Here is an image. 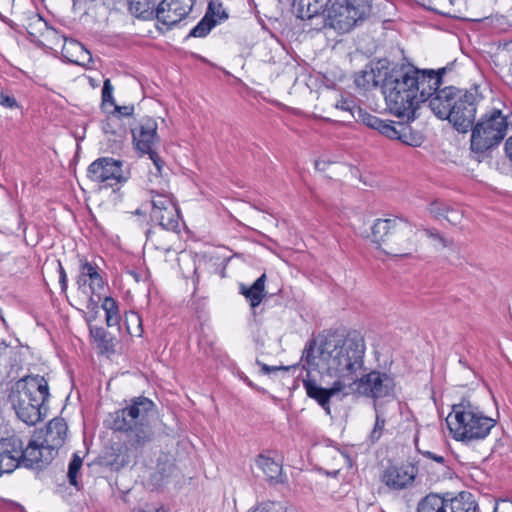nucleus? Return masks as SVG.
<instances>
[{"label": "nucleus", "instance_id": "nucleus-1", "mask_svg": "<svg viewBox=\"0 0 512 512\" xmlns=\"http://www.w3.org/2000/svg\"><path fill=\"white\" fill-rule=\"evenodd\" d=\"M365 356L366 342L359 331H328L306 343L301 361L308 375L315 370L347 388L364 370Z\"/></svg>", "mask_w": 512, "mask_h": 512}, {"label": "nucleus", "instance_id": "nucleus-2", "mask_svg": "<svg viewBox=\"0 0 512 512\" xmlns=\"http://www.w3.org/2000/svg\"><path fill=\"white\" fill-rule=\"evenodd\" d=\"M446 68L438 70L401 66L384 71L382 93L390 112L397 117L414 119L415 111L442 84Z\"/></svg>", "mask_w": 512, "mask_h": 512}, {"label": "nucleus", "instance_id": "nucleus-3", "mask_svg": "<svg viewBox=\"0 0 512 512\" xmlns=\"http://www.w3.org/2000/svg\"><path fill=\"white\" fill-rule=\"evenodd\" d=\"M49 396L46 379L40 375H28L12 386L8 400L17 417L25 424L33 426L46 417Z\"/></svg>", "mask_w": 512, "mask_h": 512}, {"label": "nucleus", "instance_id": "nucleus-4", "mask_svg": "<svg viewBox=\"0 0 512 512\" xmlns=\"http://www.w3.org/2000/svg\"><path fill=\"white\" fill-rule=\"evenodd\" d=\"M155 409V403L145 397L138 396L129 400L127 406L110 414L109 427L126 434L131 447L138 449L152 440L153 430L149 416Z\"/></svg>", "mask_w": 512, "mask_h": 512}, {"label": "nucleus", "instance_id": "nucleus-5", "mask_svg": "<svg viewBox=\"0 0 512 512\" xmlns=\"http://www.w3.org/2000/svg\"><path fill=\"white\" fill-rule=\"evenodd\" d=\"M446 422L453 438L462 442L486 438L496 424L468 399L453 405Z\"/></svg>", "mask_w": 512, "mask_h": 512}, {"label": "nucleus", "instance_id": "nucleus-6", "mask_svg": "<svg viewBox=\"0 0 512 512\" xmlns=\"http://www.w3.org/2000/svg\"><path fill=\"white\" fill-rule=\"evenodd\" d=\"M507 130L508 119L500 109L494 108L483 114L469 130L472 158L481 162L487 152L499 146Z\"/></svg>", "mask_w": 512, "mask_h": 512}, {"label": "nucleus", "instance_id": "nucleus-7", "mask_svg": "<svg viewBox=\"0 0 512 512\" xmlns=\"http://www.w3.org/2000/svg\"><path fill=\"white\" fill-rule=\"evenodd\" d=\"M394 378L383 371L373 369L366 372V368L358 374L351 385L347 387L349 394L371 398L373 404L381 402L380 399L389 398L394 395Z\"/></svg>", "mask_w": 512, "mask_h": 512}, {"label": "nucleus", "instance_id": "nucleus-8", "mask_svg": "<svg viewBox=\"0 0 512 512\" xmlns=\"http://www.w3.org/2000/svg\"><path fill=\"white\" fill-rule=\"evenodd\" d=\"M416 230L410 222L401 219L393 234L389 237L386 248L383 249L387 255L399 258H409L416 251L415 241Z\"/></svg>", "mask_w": 512, "mask_h": 512}, {"label": "nucleus", "instance_id": "nucleus-9", "mask_svg": "<svg viewBox=\"0 0 512 512\" xmlns=\"http://www.w3.org/2000/svg\"><path fill=\"white\" fill-rule=\"evenodd\" d=\"M356 26L355 19L351 16L345 4L342 3V0H335L328 9L327 15L322 14L318 17L312 28L317 31L330 28L339 34H344L350 32Z\"/></svg>", "mask_w": 512, "mask_h": 512}, {"label": "nucleus", "instance_id": "nucleus-10", "mask_svg": "<svg viewBox=\"0 0 512 512\" xmlns=\"http://www.w3.org/2000/svg\"><path fill=\"white\" fill-rule=\"evenodd\" d=\"M196 0H162L156 8V20L161 31H168L185 18Z\"/></svg>", "mask_w": 512, "mask_h": 512}, {"label": "nucleus", "instance_id": "nucleus-11", "mask_svg": "<svg viewBox=\"0 0 512 512\" xmlns=\"http://www.w3.org/2000/svg\"><path fill=\"white\" fill-rule=\"evenodd\" d=\"M441 85L442 84L437 85V89L432 91L427 101L435 116L442 120H448L452 111L455 110L456 105H459L463 93H465L466 90L454 86L440 88Z\"/></svg>", "mask_w": 512, "mask_h": 512}, {"label": "nucleus", "instance_id": "nucleus-12", "mask_svg": "<svg viewBox=\"0 0 512 512\" xmlns=\"http://www.w3.org/2000/svg\"><path fill=\"white\" fill-rule=\"evenodd\" d=\"M88 177L98 183L113 186L125 180L122 172V162L110 157L98 158L88 167Z\"/></svg>", "mask_w": 512, "mask_h": 512}, {"label": "nucleus", "instance_id": "nucleus-13", "mask_svg": "<svg viewBox=\"0 0 512 512\" xmlns=\"http://www.w3.org/2000/svg\"><path fill=\"white\" fill-rule=\"evenodd\" d=\"M477 100L474 93L465 91L459 105H456L448 121L459 133H467L475 122Z\"/></svg>", "mask_w": 512, "mask_h": 512}, {"label": "nucleus", "instance_id": "nucleus-14", "mask_svg": "<svg viewBox=\"0 0 512 512\" xmlns=\"http://www.w3.org/2000/svg\"><path fill=\"white\" fill-rule=\"evenodd\" d=\"M157 131L158 124L154 118H142L131 130L135 149L141 154L155 149V146L160 143V136Z\"/></svg>", "mask_w": 512, "mask_h": 512}, {"label": "nucleus", "instance_id": "nucleus-15", "mask_svg": "<svg viewBox=\"0 0 512 512\" xmlns=\"http://www.w3.org/2000/svg\"><path fill=\"white\" fill-rule=\"evenodd\" d=\"M302 380L303 387L309 398L315 400L326 412L327 415L331 414L330 400L338 394L347 396V388L333 379L332 385L329 388H324L317 383L315 379H310V374Z\"/></svg>", "mask_w": 512, "mask_h": 512}, {"label": "nucleus", "instance_id": "nucleus-16", "mask_svg": "<svg viewBox=\"0 0 512 512\" xmlns=\"http://www.w3.org/2000/svg\"><path fill=\"white\" fill-rule=\"evenodd\" d=\"M22 439L18 436L0 438V476L22 466Z\"/></svg>", "mask_w": 512, "mask_h": 512}, {"label": "nucleus", "instance_id": "nucleus-17", "mask_svg": "<svg viewBox=\"0 0 512 512\" xmlns=\"http://www.w3.org/2000/svg\"><path fill=\"white\" fill-rule=\"evenodd\" d=\"M22 466L28 469L41 470L47 467L56 457L41 441L35 436L26 447L22 442Z\"/></svg>", "mask_w": 512, "mask_h": 512}, {"label": "nucleus", "instance_id": "nucleus-18", "mask_svg": "<svg viewBox=\"0 0 512 512\" xmlns=\"http://www.w3.org/2000/svg\"><path fill=\"white\" fill-rule=\"evenodd\" d=\"M67 433L68 426L65 420L55 417L47 423L44 429L38 431L35 436L57 456L59 449L66 441Z\"/></svg>", "mask_w": 512, "mask_h": 512}, {"label": "nucleus", "instance_id": "nucleus-19", "mask_svg": "<svg viewBox=\"0 0 512 512\" xmlns=\"http://www.w3.org/2000/svg\"><path fill=\"white\" fill-rule=\"evenodd\" d=\"M418 474V469L412 464L388 466L381 476L382 482L394 490H402L411 486Z\"/></svg>", "mask_w": 512, "mask_h": 512}, {"label": "nucleus", "instance_id": "nucleus-20", "mask_svg": "<svg viewBox=\"0 0 512 512\" xmlns=\"http://www.w3.org/2000/svg\"><path fill=\"white\" fill-rule=\"evenodd\" d=\"M331 0H293L292 10L295 15L300 19L310 21V26L313 27L317 18L322 15L324 8Z\"/></svg>", "mask_w": 512, "mask_h": 512}, {"label": "nucleus", "instance_id": "nucleus-21", "mask_svg": "<svg viewBox=\"0 0 512 512\" xmlns=\"http://www.w3.org/2000/svg\"><path fill=\"white\" fill-rule=\"evenodd\" d=\"M265 282L266 274L264 273L259 278H257L250 287H247L244 284L240 285V294H242L249 301L252 315L254 317L257 315V308L266 295Z\"/></svg>", "mask_w": 512, "mask_h": 512}, {"label": "nucleus", "instance_id": "nucleus-22", "mask_svg": "<svg viewBox=\"0 0 512 512\" xmlns=\"http://www.w3.org/2000/svg\"><path fill=\"white\" fill-rule=\"evenodd\" d=\"M255 464L271 484L283 483L282 465L266 453L259 454Z\"/></svg>", "mask_w": 512, "mask_h": 512}, {"label": "nucleus", "instance_id": "nucleus-23", "mask_svg": "<svg viewBox=\"0 0 512 512\" xmlns=\"http://www.w3.org/2000/svg\"><path fill=\"white\" fill-rule=\"evenodd\" d=\"M95 318V316L87 318L90 337L97 345V348L100 350L101 354L114 353L115 345L113 336L103 327L92 325L91 322Z\"/></svg>", "mask_w": 512, "mask_h": 512}, {"label": "nucleus", "instance_id": "nucleus-24", "mask_svg": "<svg viewBox=\"0 0 512 512\" xmlns=\"http://www.w3.org/2000/svg\"><path fill=\"white\" fill-rule=\"evenodd\" d=\"M360 117L362 116V122L367 127L377 130L380 134L384 135L389 139H396L398 124L395 125L393 121L383 120L375 115H372L368 112H360Z\"/></svg>", "mask_w": 512, "mask_h": 512}, {"label": "nucleus", "instance_id": "nucleus-25", "mask_svg": "<svg viewBox=\"0 0 512 512\" xmlns=\"http://www.w3.org/2000/svg\"><path fill=\"white\" fill-rule=\"evenodd\" d=\"M389 401L385 402H375L373 404V409L375 412V422L372 430L369 432L367 436V441L374 445L376 444L384 435L385 427L387 423V405Z\"/></svg>", "mask_w": 512, "mask_h": 512}, {"label": "nucleus", "instance_id": "nucleus-26", "mask_svg": "<svg viewBox=\"0 0 512 512\" xmlns=\"http://www.w3.org/2000/svg\"><path fill=\"white\" fill-rule=\"evenodd\" d=\"M149 193L152 206L150 211L151 220H162V211L168 209V211L173 212V207L177 206L170 193H159L155 190H150ZM167 213L169 214V212Z\"/></svg>", "mask_w": 512, "mask_h": 512}, {"label": "nucleus", "instance_id": "nucleus-27", "mask_svg": "<svg viewBox=\"0 0 512 512\" xmlns=\"http://www.w3.org/2000/svg\"><path fill=\"white\" fill-rule=\"evenodd\" d=\"M402 218L393 217L387 219H377L372 226V238L375 243L380 245L387 244L389 237L396 230L398 223Z\"/></svg>", "mask_w": 512, "mask_h": 512}, {"label": "nucleus", "instance_id": "nucleus-28", "mask_svg": "<svg viewBox=\"0 0 512 512\" xmlns=\"http://www.w3.org/2000/svg\"><path fill=\"white\" fill-rule=\"evenodd\" d=\"M383 78L384 72L380 68L367 65L356 75L354 82L358 88L370 90L382 85Z\"/></svg>", "mask_w": 512, "mask_h": 512}, {"label": "nucleus", "instance_id": "nucleus-29", "mask_svg": "<svg viewBox=\"0 0 512 512\" xmlns=\"http://www.w3.org/2000/svg\"><path fill=\"white\" fill-rule=\"evenodd\" d=\"M26 30L32 41L43 36H57V31L45 21L40 14L34 13L29 19Z\"/></svg>", "mask_w": 512, "mask_h": 512}, {"label": "nucleus", "instance_id": "nucleus-30", "mask_svg": "<svg viewBox=\"0 0 512 512\" xmlns=\"http://www.w3.org/2000/svg\"><path fill=\"white\" fill-rule=\"evenodd\" d=\"M446 500L448 512H476L477 503L469 492H461L456 497Z\"/></svg>", "mask_w": 512, "mask_h": 512}, {"label": "nucleus", "instance_id": "nucleus-31", "mask_svg": "<svg viewBox=\"0 0 512 512\" xmlns=\"http://www.w3.org/2000/svg\"><path fill=\"white\" fill-rule=\"evenodd\" d=\"M416 512H448L446 497L430 493L418 502Z\"/></svg>", "mask_w": 512, "mask_h": 512}, {"label": "nucleus", "instance_id": "nucleus-32", "mask_svg": "<svg viewBox=\"0 0 512 512\" xmlns=\"http://www.w3.org/2000/svg\"><path fill=\"white\" fill-rule=\"evenodd\" d=\"M357 25L365 21L372 11V0H342Z\"/></svg>", "mask_w": 512, "mask_h": 512}, {"label": "nucleus", "instance_id": "nucleus-33", "mask_svg": "<svg viewBox=\"0 0 512 512\" xmlns=\"http://www.w3.org/2000/svg\"><path fill=\"white\" fill-rule=\"evenodd\" d=\"M158 0H128L129 9L136 17L144 20L154 19L156 16V2Z\"/></svg>", "mask_w": 512, "mask_h": 512}, {"label": "nucleus", "instance_id": "nucleus-34", "mask_svg": "<svg viewBox=\"0 0 512 512\" xmlns=\"http://www.w3.org/2000/svg\"><path fill=\"white\" fill-rule=\"evenodd\" d=\"M81 272L90 281L89 288L91 294H99L104 289L105 282L99 274L96 265L85 260L81 263Z\"/></svg>", "mask_w": 512, "mask_h": 512}, {"label": "nucleus", "instance_id": "nucleus-35", "mask_svg": "<svg viewBox=\"0 0 512 512\" xmlns=\"http://www.w3.org/2000/svg\"><path fill=\"white\" fill-rule=\"evenodd\" d=\"M395 140L412 147H418L423 142V135L419 131L413 130L407 123H398V130Z\"/></svg>", "mask_w": 512, "mask_h": 512}, {"label": "nucleus", "instance_id": "nucleus-36", "mask_svg": "<svg viewBox=\"0 0 512 512\" xmlns=\"http://www.w3.org/2000/svg\"><path fill=\"white\" fill-rule=\"evenodd\" d=\"M168 209L162 211V220H151L156 223L160 229L166 230L169 232L179 233L180 232V212L177 206L173 207V212Z\"/></svg>", "mask_w": 512, "mask_h": 512}, {"label": "nucleus", "instance_id": "nucleus-37", "mask_svg": "<svg viewBox=\"0 0 512 512\" xmlns=\"http://www.w3.org/2000/svg\"><path fill=\"white\" fill-rule=\"evenodd\" d=\"M166 230L162 229H148L146 232V241L154 246L155 249L163 252L171 250V244L167 240Z\"/></svg>", "mask_w": 512, "mask_h": 512}, {"label": "nucleus", "instance_id": "nucleus-38", "mask_svg": "<svg viewBox=\"0 0 512 512\" xmlns=\"http://www.w3.org/2000/svg\"><path fill=\"white\" fill-rule=\"evenodd\" d=\"M101 308L105 311V320L108 327L117 326L120 323V313L117 302L112 297L103 299Z\"/></svg>", "mask_w": 512, "mask_h": 512}, {"label": "nucleus", "instance_id": "nucleus-39", "mask_svg": "<svg viewBox=\"0 0 512 512\" xmlns=\"http://www.w3.org/2000/svg\"><path fill=\"white\" fill-rule=\"evenodd\" d=\"M217 24V21L208 16V13L198 22V24L189 32L188 37H205L211 29Z\"/></svg>", "mask_w": 512, "mask_h": 512}, {"label": "nucleus", "instance_id": "nucleus-40", "mask_svg": "<svg viewBox=\"0 0 512 512\" xmlns=\"http://www.w3.org/2000/svg\"><path fill=\"white\" fill-rule=\"evenodd\" d=\"M336 108L342 111L348 112L356 122H362V116L360 117V112H366L361 107L357 106L353 99L342 98L337 102Z\"/></svg>", "mask_w": 512, "mask_h": 512}, {"label": "nucleus", "instance_id": "nucleus-41", "mask_svg": "<svg viewBox=\"0 0 512 512\" xmlns=\"http://www.w3.org/2000/svg\"><path fill=\"white\" fill-rule=\"evenodd\" d=\"M82 464H83V459L77 453H74L72 456V459L68 465L67 477H68L70 485H72L76 488H78V486H79L78 475L81 470Z\"/></svg>", "mask_w": 512, "mask_h": 512}, {"label": "nucleus", "instance_id": "nucleus-42", "mask_svg": "<svg viewBox=\"0 0 512 512\" xmlns=\"http://www.w3.org/2000/svg\"><path fill=\"white\" fill-rule=\"evenodd\" d=\"M176 468L173 464H164L158 466V470L152 475V481L158 487L167 483L168 478L173 475Z\"/></svg>", "mask_w": 512, "mask_h": 512}, {"label": "nucleus", "instance_id": "nucleus-43", "mask_svg": "<svg viewBox=\"0 0 512 512\" xmlns=\"http://www.w3.org/2000/svg\"><path fill=\"white\" fill-rule=\"evenodd\" d=\"M449 207L450 204L448 202L442 200H434L429 204L428 211L434 219L440 220L445 219Z\"/></svg>", "mask_w": 512, "mask_h": 512}, {"label": "nucleus", "instance_id": "nucleus-44", "mask_svg": "<svg viewBox=\"0 0 512 512\" xmlns=\"http://www.w3.org/2000/svg\"><path fill=\"white\" fill-rule=\"evenodd\" d=\"M417 230L424 231L428 238L439 242L443 247H449L453 244L452 240L446 239L436 228H428L420 225L417 227Z\"/></svg>", "mask_w": 512, "mask_h": 512}, {"label": "nucleus", "instance_id": "nucleus-45", "mask_svg": "<svg viewBox=\"0 0 512 512\" xmlns=\"http://www.w3.org/2000/svg\"><path fill=\"white\" fill-rule=\"evenodd\" d=\"M209 17L217 16L219 19H227L228 14L223 9L222 3L210 1L207 12Z\"/></svg>", "mask_w": 512, "mask_h": 512}, {"label": "nucleus", "instance_id": "nucleus-46", "mask_svg": "<svg viewBox=\"0 0 512 512\" xmlns=\"http://www.w3.org/2000/svg\"><path fill=\"white\" fill-rule=\"evenodd\" d=\"M463 212L456 206L451 205L447 211V215L445 216V219L451 224V225H459L463 219Z\"/></svg>", "mask_w": 512, "mask_h": 512}, {"label": "nucleus", "instance_id": "nucleus-47", "mask_svg": "<svg viewBox=\"0 0 512 512\" xmlns=\"http://www.w3.org/2000/svg\"><path fill=\"white\" fill-rule=\"evenodd\" d=\"M113 85L111 84L110 79H105L102 87V104H110L114 105L113 98Z\"/></svg>", "mask_w": 512, "mask_h": 512}, {"label": "nucleus", "instance_id": "nucleus-48", "mask_svg": "<svg viewBox=\"0 0 512 512\" xmlns=\"http://www.w3.org/2000/svg\"><path fill=\"white\" fill-rule=\"evenodd\" d=\"M0 105L10 109L19 107V104L15 97L4 90L0 92Z\"/></svg>", "mask_w": 512, "mask_h": 512}, {"label": "nucleus", "instance_id": "nucleus-49", "mask_svg": "<svg viewBox=\"0 0 512 512\" xmlns=\"http://www.w3.org/2000/svg\"><path fill=\"white\" fill-rule=\"evenodd\" d=\"M145 154L149 155V158L152 160L153 164L155 165L157 172L159 174H162V168L164 166V161L161 159V157L158 155V153L155 151V149L151 150V152H146Z\"/></svg>", "mask_w": 512, "mask_h": 512}, {"label": "nucleus", "instance_id": "nucleus-50", "mask_svg": "<svg viewBox=\"0 0 512 512\" xmlns=\"http://www.w3.org/2000/svg\"><path fill=\"white\" fill-rule=\"evenodd\" d=\"M58 271H59V284L61 287V291L65 292L67 290V274L65 272V269L63 268L60 261H58Z\"/></svg>", "mask_w": 512, "mask_h": 512}, {"label": "nucleus", "instance_id": "nucleus-51", "mask_svg": "<svg viewBox=\"0 0 512 512\" xmlns=\"http://www.w3.org/2000/svg\"><path fill=\"white\" fill-rule=\"evenodd\" d=\"M421 454L424 457H426L428 459H431V460L437 462L438 464H441V465L446 467V465H445L446 461H445V458L443 456L437 455V454H435V453H433L431 451H422Z\"/></svg>", "mask_w": 512, "mask_h": 512}, {"label": "nucleus", "instance_id": "nucleus-52", "mask_svg": "<svg viewBox=\"0 0 512 512\" xmlns=\"http://www.w3.org/2000/svg\"><path fill=\"white\" fill-rule=\"evenodd\" d=\"M486 25L495 26L498 25H504L506 23V19L504 16H491L483 19Z\"/></svg>", "mask_w": 512, "mask_h": 512}, {"label": "nucleus", "instance_id": "nucleus-53", "mask_svg": "<svg viewBox=\"0 0 512 512\" xmlns=\"http://www.w3.org/2000/svg\"><path fill=\"white\" fill-rule=\"evenodd\" d=\"M116 110L121 114L122 116H130L133 114L134 106H116Z\"/></svg>", "mask_w": 512, "mask_h": 512}, {"label": "nucleus", "instance_id": "nucleus-54", "mask_svg": "<svg viewBox=\"0 0 512 512\" xmlns=\"http://www.w3.org/2000/svg\"><path fill=\"white\" fill-rule=\"evenodd\" d=\"M96 294H91V296L89 297V300H88V305H87V308L89 310H97L98 309V301L100 299V297H98V299L96 300L94 298Z\"/></svg>", "mask_w": 512, "mask_h": 512}, {"label": "nucleus", "instance_id": "nucleus-55", "mask_svg": "<svg viewBox=\"0 0 512 512\" xmlns=\"http://www.w3.org/2000/svg\"><path fill=\"white\" fill-rule=\"evenodd\" d=\"M87 277L86 275H83L82 272L80 271V275L78 276V279H77V285L79 287V289H81L82 287H85V285L87 284Z\"/></svg>", "mask_w": 512, "mask_h": 512}, {"label": "nucleus", "instance_id": "nucleus-56", "mask_svg": "<svg viewBox=\"0 0 512 512\" xmlns=\"http://www.w3.org/2000/svg\"><path fill=\"white\" fill-rule=\"evenodd\" d=\"M139 512H166V510L164 509L163 506H160L158 508H143V509H140Z\"/></svg>", "mask_w": 512, "mask_h": 512}, {"label": "nucleus", "instance_id": "nucleus-57", "mask_svg": "<svg viewBox=\"0 0 512 512\" xmlns=\"http://www.w3.org/2000/svg\"><path fill=\"white\" fill-rule=\"evenodd\" d=\"M261 367H262V371H264L265 373H269L271 371H276V370L279 369L278 367H275V366L270 367V366H268L266 364H262Z\"/></svg>", "mask_w": 512, "mask_h": 512}, {"label": "nucleus", "instance_id": "nucleus-58", "mask_svg": "<svg viewBox=\"0 0 512 512\" xmlns=\"http://www.w3.org/2000/svg\"><path fill=\"white\" fill-rule=\"evenodd\" d=\"M131 275L134 277V279L138 282L140 280V276L136 272H131Z\"/></svg>", "mask_w": 512, "mask_h": 512}, {"label": "nucleus", "instance_id": "nucleus-59", "mask_svg": "<svg viewBox=\"0 0 512 512\" xmlns=\"http://www.w3.org/2000/svg\"><path fill=\"white\" fill-rule=\"evenodd\" d=\"M135 214L140 215V214H142V212H141V210H140V209H137V210L135 211Z\"/></svg>", "mask_w": 512, "mask_h": 512}, {"label": "nucleus", "instance_id": "nucleus-60", "mask_svg": "<svg viewBox=\"0 0 512 512\" xmlns=\"http://www.w3.org/2000/svg\"><path fill=\"white\" fill-rule=\"evenodd\" d=\"M108 131H110V128H107V129H106V128H104V132H106V133H107Z\"/></svg>", "mask_w": 512, "mask_h": 512}, {"label": "nucleus", "instance_id": "nucleus-61", "mask_svg": "<svg viewBox=\"0 0 512 512\" xmlns=\"http://www.w3.org/2000/svg\"><path fill=\"white\" fill-rule=\"evenodd\" d=\"M108 131H110V128H107V129H106V128H104V132H106V133H107Z\"/></svg>", "mask_w": 512, "mask_h": 512}, {"label": "nucleus", "instance_id": "nucleus-62", "mask_svg": "<svg viewBox=\"0 0 512 512\" xmlns=\"http://www.w3.org/2000/svg\"><path fill=\"white\" fill-rule=\"evenodd\" d=\"M494 512H498V509H497V508H495V509H494Z\"/></svg>", "mask_w": 512, "mask_h": 512}]
</instances>
